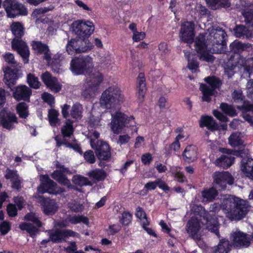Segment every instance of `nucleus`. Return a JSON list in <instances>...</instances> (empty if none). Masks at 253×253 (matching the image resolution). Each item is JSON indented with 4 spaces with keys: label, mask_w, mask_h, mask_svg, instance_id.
<instances>
[{
    "label": "nucleus",
    "mask_w": 253,
    "mask_h": 253,
    "mask_svg": "<svg viewBox=\"0 0 253 253\" xmlns=\"http://www.w3.org/2000/svg\"><path fill=\"white\" fill-rule=\"evenodd\" d=\"M94 67L92 58L88 55L75 57L70 62V70L75 75L87 74L82 96L89 99L96 92L104 80V76L99 72L92 73Z\"/></svg>",
    "instance_id": "obj_1"
},
{
    "label": "nucleus",
    "mask_w": 253,
    "mask_h": 253,
    "mask_svg": "<svg viewBox=\"0 0 253 253\" xmlns=\"http://www.w3.org/2000/svg\"><path fill=\"white\" fill-rule=\"evenodd\" d=\"M19 78L18 70L7 67L4 71L3 82L7 88L13 91V97L17 101L29 102L32 94L31 89L26 85L20 84L16 86L17 80Z\"/></svg>",
    "instance_id": "obj_2"
},
{
    "label": "nucleus",
    "mask_w": 253,
    "mask_h": 253,
    "mask_svg": "<svg viewBox=\"0 0 253 253\" xmlns=\"http://www.w3.org/2000/svg\"><path fill=\"white\" fill-rule=\"evenodd\" d=\"M222 208L227 216L231 220H241L249 211L247 202L236 197L224 200Z\"/></svg>",
    "instance_id": "obj_3"
},
{
    "label": "nucleus",
    "mask_w": 253,
    "mask_h": 253,
    "mask_svg": "<svg viewBox=\"0 0 253 253\" xmlns=\"http://www.w3.org/2000/svg\"><path fill=\"white\" fill-rule=\"evenodd\" d=\"M124 99V96L120 88L117 86L112 85L102 93L99 102L102 108L111 109L122 103Z\"/></svg>",
    "instance_id": "obj_4"
},
{
    "label": "nucleus",
    "mask_w": 253,
    "mask_h": 253,
    "mask_svg": "<svg viewBox=\"0 0 253 253\" xmlns=\"http://www.w3.org/2000/svg\"><path fill=\"white\" fill-rule=\"evenodd\" d=\"M191 212L198 215L206 221L207 229L215 234L219 238V222L217 217L214 215L211 214L201 205H194L191 208Z\"/></svg>",
    "instance_id": "obj_5"
},
{
    "label": "nucleus",
    "mask_w": 253,
    "mask_h": 253,
    "mask_svg": "<svg viewBox=\"0 0 253 253\" xmlns=\"http://www.w3.org/2000/svg\"><path fill=\"white\" fill-rule=\"evenodd\" d=\"M134 118L132 116L128 117L122 112H116L113 117L111 123V128L114 134H118L122 132L125 127H131L134 126Z\"/></svg>",
    "instance_id": "obj_6"
},
{
    "label": "nucleus",
    "mask_w": 253,
    "mask_h": 253,
    "mask_svg": "<svg viewBox=\"0 0 253 253\" xmlns=\"http://www.w3.org/2000/svg\"><path fill=\"white\" fill-rule=\"evenodd\" d=\"M72 28L77 37L85 42H89L88 39L94 31V24L89 21H75L72 24Z\"/></svg>",
    "instance_id": "obj_7"
},
{
    "label": "nucleus",
    "mask_w": 253,
    "mask_h": 253,
    "mask_svg": "<svg viewBox=\"0 0 253 253\" xmlns=\"http://www.w3.org/2000/svg\"><path fill=\"white\" fill-rule=\"evenodd\" d=\"M213 35L211 39L213 53H225L228 51L226 44L227 34L225 31L220 27H217L212 33Z\"/></svg>",
    "instance_id": "obj_8"
},
{
    "label": "nucleus",
    "mask_w": 253,
    "mask_h": 253,
    "mask_svg": "<svg viewBox=\"0 0 253 253\" xmlns=\"http://www.w3.org/2000/svg\"><path fill=\"white\" fill-rule=\"evenodd\" d=\"M91 147L94 150L98 160L109 162L111 158V148L108 143L102 140H90Z\"/></svg>",
    "instance_id": "obj_9"
},
{
    "label": "nucleus",
    "mask_w": 253,
    "mask_h": 253,
    "mask_svg": "<svg viewBox=\"0 0 253 253\" xmlns=\"http://www.w3.org/2000/svg\"><path fill=\"white\" fill-rule=\"evenodd\" d=\"M2 5L8 18H14L17 16L28 14L27 8L17 0H4Z\"/></svg>",
    "instance_id": "obj_10"
},
{
    "label": "nucleus",
    "mask_w": 253,
    "mask_h": 253,
    "mask_svg": "<svg viewBox=\"0 0 253 253\" xmlns=\"http://www.w3.org/2000/svg\"><path fill=\"white\" fill-rule=\"evenodd\" d=\"M212 185L218 191H222L226 189L227 185H231L234 183V178L228 171H215L212 175Z\"/></svg>",
    "instance_id": "obj_11"
},
{
    "label": "nucleus",
    "mask_w": 253,
    "mask_h": 253,
    "mask_svg": "<svg viewBox=\"0 0 253 253\" xmlns=\"http://www.w3.org/2000/svg\"><path fill=\"white\" fill-rule=\"evenodd\" d=\"M94 45L92 43L87 42H85L76 37L69 40L66 46V51L69 55H75L90 50Z\"/></svg>",
    "instance_id": "obj_12"
},
{
    "label": "nucleus",
    "mask_w": 253,
    "mask_h": 253,
    "mask_svg": "<svg viewBox=\"0 0 253 253\" xmlns=\"http://www.w3.org/2000/svg\"><path fill=\"white\" fill-rule=\"evenodd\" d=\"M38 191L41 194L47 193L57 195L65 192V189L58 186L57 183L51 180L47 174H45L42 176L41 183L38 187Z\"/></svg>",
    "instance_id": "obj_13"
},
{
    "label": "nucleus",
    "mask_w": 253,
    "mask_h": 253,
    "mask_svg": "<svg viewBox=\"0 0 253 253\" xmlns=\"http://www.w3.org/2000/svg\"><path fill=\"white\" fill-rule=\"evenodd\" d=\"M25 220L33 222L37 227L34 226L32 223L23 222L19 225V228L23 231H26L32 238H34L37 233L39 231L37 227H41L42 226V222L39 219V217L34 212L27 213L25 216Z\"/></svg>",
    "instance_id": "obj_14"
},
{
    "label": "nucleus",
    "mask_w": 253,
    "mask_h": 253,
    "mask_svg": "<svg viewBox=\"0 0 253 253\" xmlns=\"http://www.w3.org/2000/svg\"><path fill=\"white\" fill-rule=\"evenodd\" d=\"M48 236L53 243H61L66 241L69 237H78L79 234L70 229L55 228L47 231Z\"/></svg>",
    "instance_id": "obj_15"
},
{
    "label": "nucleus",
    "mask_w": 253,
    "mask_h": 253,
    "mask_svg": "<svg viewBox=\"0 0 253 253\" xmlns=\"http://www.w3.org/2000/svg\"><path fill=\"white\" fill-rule=\"evenodd\" d=\"M195 24L193 21H185L182 23L179 32L181 41L184 43H191L195 37Z\"/></svg>",
    "instance_id": "obj_16"
},
{
    "label": "nucleus",
    "mask_w": 253,
    "mask_h": 253,
    "mask_svg": "<svg viewBox=\"0 0 253 253\" xmlns=\"http://www.w3.org/2000/svg\"><path fill=\"white\" fill-rule=\"evenodd\" d=\"M38 200L45 215H53L58 211V206L55 200L45 198L42 195L39 196Z\"/></svg>",
    "instance_id": "obj_17"
},
{
    "label": "nucleus",
    "mask_w": 253,
    "mask_h": 253,
    "mask_svg": "<svg viewBox=\"0 0 253 253\" xmlns=\"http://www.w3.org/2000/svg\"><path fill=\"white\" fill-rule=\"evenodd\" d=\"M11 47L22 57L25 64L28 63L30 51L26 42L22 39H13L11 41Z\"/></svg>",
    "instance_id": "obj_18"
},
{
    "label": "nucleus",
    "mask_w": 253,
    "mask_h": 253,
    "mask_svg": "<svg viewBox=\"0 0 253 253\" xmlns=\"http://www.w3.org/2000/svg\"><path fill=\"white\" fill-rule=\"evenodd\" d=\"M13 123H18V119L16 115L11 112H7L2 109L0 112V124L2 126L8 130L14 128Z\"/></svg>",
    "instance_id": "obj_19"
},
{
    "label": "nucleus",
    "mask_w": 253,
    "mask_h": 253,
    "mask_svg": "<svg viewBox=\"0 0 253 253\" xmlns=\"http://www.w3.org/2000/svg\"><path fill=\"white\" fill-rule=\"evenodd\" d=\"M32 49L37 55H43V58L49 63L51 59V55L49 46L46 43L39 41H32L31 42Z\"/></svg>",
    "instance_id": "obj_20"
},
{
    "label": "nucleus",
    "mask_w": 253,
    "mask_h": 253,
    "mask_svg": "<svg viewBox=\"0 0 253 253\" xmlns=\"http://www.w3.org/2000/svg\"><path fill=\"white\" fill-rule=\"evenodd\" d=\"M232 244L234 247L238 249L248 247L251 244L249 235L238 231L231 234Z\"/></svg>",
    "instance_id": "obj_21"
},
{
    "label": "nucleus",
    "mask_w": 253,
    "mask_h": 253,
    "mask_svg": "<svg viewBox=\"0 0 253 253\" xmlns=\"http://www.w3.org/2000/svg\"><path fill=\"white\" fill-rule=\"evenodd\" d=\"M137 96L140 102H142L147 90L146 78L144 73L140 72L136 78Z\"/></svg>",
    "instance_id": "obj_22"
},
{
    "label": "nucleus",
    "mask_w": 253,
    "mask_h": 253,
    "mask_svg": "<svg viewBox=\"0 0 253 253\" xmlns=\"http://www.w3.org/2000/svg\"><path fill=\"white\" fill-rule=\"evenodd\" d=\"M4 178L10 180L11 182V187L13 189L19 190L21 188L22 181L20 177L16 170L6 169L4 174Z\"/></svg>",
    "instance_id": "obj_23"
},
{
    "label": "nucleus",
    "mask_w": 253,
    "mask_h": 253,
    "mask_svg": "<svg viewBox=\"0 0 253 253\" xmlns=\"http://www.w3.org/2000/svg\"><path fill=\"white\" fill-rule=\"evenodd\" d=\"M64 173H66L65 171L56 169L51 173V176L60 184L67 186L68 189L78 190L76 186L71 184L70 180L67 178Z\"/></svg>",
    "instance_id": "obj_24"
},
{
    "label": "nucleus",
    "mask_w": 253,
    "mask_h": 253,
    "mask_svg": "<svg viewBox=\"0 0 253 253\" xmlns=\"http://www.w3.org/2000/svg\"><path fill=\"white\" fill-rule=\"evenodd\" d=\"M199 126L201 128L206 127L211 131L217 130L219 129L218 125L211 116L202 115L199 120Z\"/></svg>",
    "instance_id": "obj_25"
},
{
    "label": "nucleus",
    "mask_w": 253,
    "mask_h": 253,
    "mask_svg": "<svg viewBox=\"0 0 253 253\" xmlns=\"http://www.w3.org/2000/svg\"><path fill=\"white\" fill-rule=\"evenodd\" d=\"M197 148L194 145H189L186 147L182 154L183 160L190 163L197 159Z\"/></svg>",
    "instance_id": "obj_26"
},
{
    "label": "nucleus",
    "mask_w": 253,
    "mask_h": 253,
    "mask_svg": "<svg viewBox=\"0 0 253 253\" xmlns=\"http://www.w3.org/2000/svg\"><path fill=\"white\" fill-rule=\"evenodd\" d=\"M201 228L199 219L192 216L188 221L186 231L190 236L194 238L197 236V234Z\"/></svg>",
    "instance_id": "obj_27"
},
{
    "label": "nucleus",
    "mask_w": 253,
    "mask_h": 253,
    "mask_svg": "<svg viewBox=\"0 0 253 253\" xmlns=\"http://www.w3.org/2000/svg\"><path fill=\"white\" fill-rule=\"evenodd\" d=\"M10 30L14 37L13 39H21L25 33V28L24 25L19 21L13 22L10 24Z\"/></svg>",
    "instance_id": "obj_28"
},
{
    "label": "nucleus",
    "mask_w": 253,
    "mask_h": 253,
    "mask_svg": "<svg viewBox=\"0 0 253 253\" xmlns=\"http://www.w3.org/2000/svg\"><path fill=\"white\" fill-rule=\"evenodd\" d=\"M234 161L235 158L234 157L223 155L216 160L215 164L224 169H226L234 163Z\"/></svg>",
    "instance_id": "obj_29"
},
{
    "label": "nucleus",
    "mask_w": 253,
    "mask_h": 253,
    "mask_svg": "<svg viewBox=\"0 0 253 253\" xmlns=\"http://www.w3.org/2000/svg\"><path fill=\"white\" fill-rule=\"evenodd\" d=\"M202 196L203 200L207 202H211L213 201L218 194V189L212 185V187L205 189L202 191Z\"/></svg>",
    "instance_id": "obj_30"
},
{
    "label": "nucleus",
    "mask_w": 253,
    "mask_h": 253,
    "mask_svg": "<svg viewBox=\"0 0 253 253\" xmlns=\"http://www.w3.org/2000/svg\"><path fill=\"white\" fill-rule=\"evenodd\" d=\"M200 89L202 92V100L203 102H210L211 100V97L214 94L215 90L210 87L206 84H202L200 85Z\"/></svg>",
    "instance_id": "obj_31"
},
{
    "label": "nucleus",
    "mask_w": 253,
    "mask_h": 253,
    "mask_svg": "<svg viewBox=\"0 0 253 253\" xmlns=\"http://www.w3.org/2000/svg\"><path fill=\"white\" fill-rule=\"evenodd\" d=\"M207 46L208 45L205 36L200 34L196 38L195 48L198 54L204 50H207Z\"/></svg>",
    "instance_id": "obj_32"
},
{
    "label": "nucleus",
    "mask_w": 253,
    "mask_h": 253,
    "mask_svg": "<svg viewBox=\"0 0 253 253\" xmlns=\"http://www.w3.org/2000/svg\"><path fill=\"white\" fill-rule=\"evenodd\" d=\"M206 1L212 9L221 7L228 8L231 5L229 0H206Z\"/></svg>",
    "instance_id": "obj_33"
},
{
    "label": "nucleus",
    "mask_w": 253,
    "mask_h": 253,
    "mask_svg": "<svg viewBox=\"0 0 253 253\" xmlns=\"http://www.w3.org/2000/svg\"><path fill=\"white\" fill-rule=\"evenodd\" d=\"M248 47L247 44L244 43L238 40H235L230 44V52L232 53L240 54ZM233 55V54H232Z\"/></svg>",
    "instance_id": "obj_34"
},
{
    "label": "nucleus",
    "mask_w": 253,
    "mask_h": 253,
    "mask_svg": "<svg viewBox=\"0 0 253 253\" xmlns=\"http://www.w3.org/2000/svg\"><path fill=\"white\" fill-rule=\"evenodd\" d=\"M230 247L228 240L222 239L214 250L213 253H228L230 250Z\"/></svg>",
    "instance_id": "obj_35"
},
{
    "label": "nucleus",
    "mask_w": 253,
    "mask_h": 253,
    "mask_svg": "<svg viewBox=\"0 0 253 253\" xmlns=\"http://www.w3.org/2000/svg\"><path fill=\"white\" fill-rule=\"evenodd\" d=\"M59 116V112L54 109H49L48 112V118L50 125L52 127H56L60 125V119L58 118Z\"/></svg>",
    "instance_id": "obj_36"
},
{
    "label": "nucleus",
    "mask_w": 253,
    "mask_h": 253,
    "mask_svg": "<svg viewBox=\"0 0 253 253\" xmlns=\"http://www.w3.org/2000/svg\"><path fill=\"white\" fill-rule=\"evenodd\" d=\"M234 34L237 38H248L251 32L245 26L243 25H236L233 29Z\"/></svg>",
    "instance_id": "obj_37"
},
{
    "label": "nucleus",
    "mask_w": 253,
    "mask_h": 253,
    "mask_svg": "<svg viewBox=\"0 0 253 253\" xmlns=\"http://www.w3.org/2000/svg\"><path fill=\"white\" fill-rule=\"evenodd\" d=\"M16 110L20 118L26 119L29 115L28 106L25 102L18 103L16 106Z\"/></svg>",
    "instance_id": "obj_38"
},
{
    "label": "nucleus",
    "mask_w": 253,
    "mask_h": 253,
    "mask_svg": "<svg viewBox=\"0 0 253 253\" xmlns=\"http://www.w3.org/2000/svg\"><path fill=\"white\" fill-rule=\"evenodd\" d=\"M89 177L98 181H103L107 177V173L102 169H96L88 173Z\"/></svg>",
    "instance_id": "obj_39"
},
{
    "label": "nucleus",
    "mask_w": 253,
    "mask_h": 253,
    "mask_svg": "<svg viewBox=\"0 0 253 253\" xmlns=\"http://www.w3.org/2000/svg\"><path fill=\"white\" fill-rule=\"evenodd\" d=\"M204 81L209 85L210 87L214 90L218 89L222 85L221 81L214 76H210L204 79Z\"/></svg>",
    "instance_id": "obj_40"
},
{
    "label": "nucleus",
    "mask_w": 253,
    "mask_h": 253,
    "mask_svg": "<svg viewBox=\"0 0 253 253\" xmlns=\"http://www.w3.org/2000/svg\"><path fill=\"white\" fill-rule=\"evenodd\" d=\"M83 114V107L79 103H76L72 106L70 110V116L74 119H81Z\"/></svg>",
    "instance_id": "obj_41"
},
{
    "label": "nucleus",
    "mask_w": 253,
    "mask_h": 253,
    "mask_svg": "<svg viewBox=\"0 0 253 253\" xmlns=\"http://www.w3.org/2000/svg\"><path fill=\"white\" fill-rule=\"evenodd\" d=\"M63 58L62 53H57L55 54L52 59H51V67L52 70L55 72H58L61 66V62Z\"/></svg>",
    "instance_id": "obj_42"
},
{
    "label": "nucleus",
    "mask_w": 253,
    "mask_h": 253,
    "mask_svg": "<svg viewBox=\"0 0 253 253\" xmlns=\"http://www.w3.org/2000/svg\"><path fill=\"white\" fill-rule=\"evenodd\" d=\"M73 121L71 119H67L65 125L61 128V132L64 137H70L73 134L74 128L73 126Z\"/></svg>",
    "instance_id": "obj_43"
},
{
    "label": "nucleus",
    "mask_w": 253,
    "mask_h": 253,
    "mask_svg": "<svg viewBox=\"0 0 253 253\" xmlns=\"http://www.w3.org/2000/svg\"><path fill=\"white\" fill-rule=\"evenodd\" d=\"M220 108L222 111L230 117H235L237 115V113L235 109L231 105H229L226 103H221L220 105Z\"/></svg>",
    "instance_id": "obj_44"
},
{
    "label": "nucleus",
    "mask_w": 253,
    "mask_h": 253,
    "mask_svg": "<svg viewBox=\"0 0 253 253\" xmlns=\"http://www.w3.org/2000/svg\"><path fill=\"white\" fill-rule=\"evenodd\" d=\"M72 180L74 184L80 186L91 185V183L88 179L81 175H74Z\"/></svg>",
    "instance_id": "obj_45"
},
{
    "label": "nucleus",
    "mask_w": 253,
    "mask_h": 253,
    "mask_svg": "<svg viewBox=\"0 0 253 253\" xmlns=\"http://www.w3.org/2000/svg\"><path fill=\"white\" fill-rule=\"evenodd\" d=\"M246 24L253 26V8H245L242 11Z\"/></svg>",
    "instance_id": "obj_46"
},
{
    "label": "nucleus",
    "mask_w": 253,
    "mask_h": 253,
    "mask_svg": "<svg viewBox=\"0 0 253 253\" xmlns=\"http://www.w3.org/2000/svg\"><path fill=\"white\" fill-rule=\"evenodd\" d=\"M68 221L72 224H77L79 223H83L85 225H88L89 224L88 218L82 215H74L73 216H69L68 218Z\"/></svg>",
    "instance_id": "obj_47"
},
{
    "label": "nucleus",
    "mask_w": 253,
    "mask_h": 253,
    "mask_svg": "<svg viewBox=\"0 0 253 253\" xmlns=\"http://www.w3.org/2000/svg\"><path fill=\"white\" fill-rule=\"evenodd\" d=\"M27 81L30 87L38 89L40 86L41 83L39 81L38 77L32 73L28 74Z\"/></svg>",
    "instance_id": "obj_48"
},
{
    "label": "nucleus",
    "mask_w": 253,
    "mask_h": 253,
    "mask_svg": "<svg viewBox=\"0 0 253 253\" xmlns=\"http://www.w3.org/2000/svg\"><path fill=\"white\" fill-rule=\"evenodd\" d=\"M229 144L232 146H239L243 144V141L236 133H232L229 137Z\"/></svg>",
    "instance_id": "obj_49"
},
{
    "label": "nucleus",
    "mask_w": 253,
    "mask_h": 253,
    "mask_svg": "<svg viewBox=\"0 0 253 253\" xmlns=\"http://www.w3.org/2000/svg\"><path fill=\"white\" fill-rule=\"evenodd\" d=\"M199 59L201 61L212 63L214 61L215 57L211 54L208 50H204L198 54Z\"/></svg>",
    "instance_id": "obj_50"
},
{
    "label": "nucleus",
    "mask_w": 253,
    "mask_h": 253,
    "mask_svg": "<svg viewBox=\"0 0 253 253\" xmlns=\"http://www.w3.org/2000/svg\"><path fill=\"white\" fill-rule=\"evenodd\" d=\"M244 172L247 173V176L253 179V160L245 163L242 169Z\"/></svg>",
    "instance_id": "obj_51"
},
{
    "label": "nucleus",
    "mask_w": 253,
    "mask_h": 253,
    "mask_svg": "<svg viewBox=\"0 0 253 253\" xmlns=\"http://www.w3.org/2000/svg\"><path fill=\"white\" fill-rule=\"evenodd\" d=\"M132 218V214L128 211H124L122 214V217L120 221L124 226H128L131 222Z\"/></svg>",
    "instance_id": "obj_52"
},
{
    "label": "nucleus",
    "mask_w": 253,
    "mask_h": 253,
    "mask_svg": "<svg viewBox=\"0 0 253 253\" xmlns=\"http://www.w3.org/2000/svg\"><path fill=\"white\" fill-rule=\"evenodd\" d=\"M233 58L234 56L231 54L230 58L228 59V61L227 62H224L223 66L226 72L228 71H233L235 69L236 65L235 63L233 62Z\"/></svg>",
    "instance_id": "obj_53"
},
{
    "label": "nucleus",
    "mask_w": 253,
    "mask_h": 253,
    "mask_svg": "<svg viewBox=\"0 0 253 253\" xmlns=\"http://www.w3.org/2000/svg\"><path fill=\"white\" fill-rule=\"evenodd\" d=\"M84 158L86 162L90 164H93L96 161L94 153L91 150H87L84 153Z\"/></svg>",
    "instance_id": "obj_54"
},
{
    "label": "nucleus",
    "mask_w": 253,
    "mask_h": 253,
    "mask_svg": "<svg viewBox=\"0 0 253 253\" xmlns=\"http://www.w3.org/2000/svg\"><path fill=\"white\" fill-rule=\"evenodd\" d=\"M50 90L54 92L57 93L61 89V85L58 82L56 78H54L51 82L46 85Z\"/></svg>",
    "instance_id": "obj_55"
},
{
    "label": "nucleus",
    "mask_w": 253,
    "mask_h": 253,
    "mask_svg": "<svg viewBox=\"0 0 253 253\" xmlns=\"http://www.w3.org/2000/svg\"><path fill=\"white\" fill-rule=\"evenodd\" d=\"M11 225L9 221H3L0 222V232L1 235H6L11 229Z\"/></svg>",
    "instance_id": "obj_56"
},
{
    "label": "nucleus",
    "mask_w": 253,
    "mask_h": 253,
    "mask_svg": "<svg viewBox=\"0 0 253 253\" xmlns=\"http://www.w3.org/2000/svg\"><path fill=\"white\" fill-rule=\"evenodd\" d=\"M121 228L122 227L119 224H114L108 226L106 232L108 235L113 236L119 232Z\"/></svg>",
    "instance_id": "obj_57"
},
{
    "label": "nucleus",
    "mask_w": 253,
    "mask_h": 253,
    "mask_svg": "<svg viewBox=\"0 0 253 253\" xmlns=\"http://www.w3.org/2000/svg\"><path fill=\"white\" fill-rule=\"evenodd\" d=\"M243 66L245 72L248 73L250 76L253 71V59L252 58L248 59L245 61Z\"/></svg>",
    "instance_id": "obj_58"
},
{
    "label": "nucleus",
    "mask_w": 253,
    "mask_h": 253,
    "mask_svg": "<svg viewBox=\"0 0 253 253\" xmlns=\"http://www.w3.org/2000/svg\"><path fill=\"white\" fill-rule=\"evenodd\" d=\"M232 98L236 103L242 102L244 99V96L241 90H234L232 93Z\"/></svg>",
    "instance_id": "obj_59"
},
{
    "label": "nucleus",
    "mask_w": 253,
    "mask_h": 253,
    "mask_svg": "<svg viewBox=\"0 0 253 253\" xmlns=\"http://www.w3.org/2000/svg\"><path fill=\"white\" fill-rule=\"evenodd\" d=\"M149 224L150 222L148 220H146V221H143L141 223L142 228L147 232L149 235L154 237H157V235L155 231L152 228L147 227V226L149 225Z\"/></svg>",
    "instance_id": "obj_60"
},
{
    "label": "nucleus",
    "mask_w": 253,
    "mask_h": 253,
    "mask_svg": "<svg viewBox=\"0 0 253 253\" xmlns=\"http://www.w3.org/2000/svg\"><path fill=\"white\" fill-rule=\"evenodd\" d=\"M135 215L136 217L140 220H142V219H145L144 221L148 220L145 211L143 208L140 207H138L136 209Z\"/></svg>",
    "instance_id": "obj_61"
},
{
    "label": "nucleus",
    "mask_w": 253,
    "mask_h": 253,
    "mask_svg": "<svg viewBox=\"0 0 253 253\" xmlns=\"http://www.w3.org/2000/svg\"><path fill=\"white\" fill-rule=\"evenodd\" d=\"M152 160V155L150 153H145L141 157V162L144 165H149Z\"/></svg>",
    "instance_id": "obj_62"
},
{
    "label": "nucleus",
    "mask_w": 253,
    "mask_h": 253,
    "mask_svg": "<svg viewBox=\"0 0 253 253\" xmlns=\"http://www.w3.org/2000/svg\"><path fill=\"white\" fill-rule=\"evenodd\" d=\"M99 122L98 117L91 114L89 117L88 124L90 127L95 128L98 126Z\"/></svg>",
    "instance_id": "obj_63"
},
{
    "label": "nucleus",
    "mask_w": 253,
    "mask_h": 253,
    "mask_svg": "<svg viewBox=\"0 0 253 253\" xmlns=\"http://www.w3.org/2000/svg\"><path fill=\"white\" fill-rule=\"evenodd\" d=\"M6 211L10 217H14L17 214V210L14 204H9L7 206Z\"/></svg>",
    "instance_id": "obj_64"
}]
</instances>
